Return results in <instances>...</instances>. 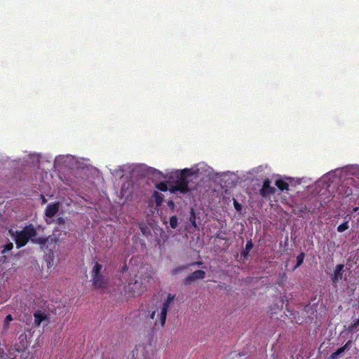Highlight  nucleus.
Masks as SVG:
<instances>
[{"label": "nucleus", "instance_id": "26", "mask_svg": "<svg viewBox=\"0 0 359 359\" xmlns=\"http://www.w3.org/2000/svg\"><path fill=\"white\" fill-rule=\"evenodd\" d=\"M287 278L286 274L285 273H283L282 274H279V279L280 280L278 282L279 285H282L283 282H284Z\"/></svg>", "mask_w": 359, "mask_h": 359}, {"label": "nucleus", "instance_id": "2", "mask_svg": "<svg viewBox=\"0 0 359 359\" xmlns=\"http://www.w3.org/2000/svg\"><path fill=\"white\" fill-rule=\"evenodd\" d=\"M193 174L191 169L184 168L180 171H177L175 173V184L172 185L169 190L171 193L175 194L180 192L182 194H186L189 191L188 184V178Z\"/></svg>", "mask_w": 359, "mask_h": 359}, {"label": "nucleus", "instance_id": "7", "mask_svg": "<svg viewBox=\"0 0 359 359\" xmlns=\"http://www.w3.org/2000/svg\"><path fill=\"white\" fill-rule=\"evenodd\" d=\"M205 276V272L203 270H196L192 273H191L189 275L187 276L184 279V284L185 285H190L193 281H195L196 280L199 279H203Z\"/></svg>", "mask_w": 359, "mask_h": 359}, {"label": "nucleus", "instance_id": "28", "mask_svg": "<svg viewBox=\"0 0 359 359\" xmlns=\"http://www.w3.org/2000/svg\"><path fill=\"white\" fill-rule=\"evenodd\" d=\"M56 222L57 224H65V219L62 218V217H58L57 219H56Z\"/></svg>", "mask_w": 359, "mask_h": 359}, {"label": "nucleus", "instance_id": "17", "mask_svg": "<svg viewBox=\"0 0 359 359\" xmlns=\"http://www.w3.org/2000/svg\"><path fill=\"white\" fill-rule=\"evenodd\" d=\"M344 350L341 347L337 348L334 353H332L328 358V359H339L344 353Z\"/></svg>", "mask_w": 359, "mask_h": 359}, {"label": "nucleus", "instance_id": "31", "mask_svg": "<svg viewBox=\"0 0 359 359\" xmlns=\"http://www.w3.org/2000/svg\"><path fill=\"white\" fill-rule=\"evenodd\" d=\"M191 221L193 226H196V220H195V216L194 214H193V219H191Z\"/></svg>", "mask_w": 359, "mask_h": 359}, {"label": "nucleus", "instance_id": "30", "mask_svg": "<svg viewBox=\"0 0 359 359\" xmlns=\"http://www.w3.org/2000/svg\"><path fill=\"white\" fill-rule=\"evenodd\" d=\"M155 316H156V311H153L150 313V315H149V318H150V319L153 320V319L154 318Z\"/></svg>", "mask_w": 359, "mask_h": 359}, {"label": "nucleus", "instance_id": "24", "mask_svg": "<svg viewBox=\"0 0 359 359\" xmlns=\"http://www.w3.org/2000/svg\"><path fill=\"white\" fill-rule=\"evenodd\" d=\"M13 248V243H8L4 245V250H2V253H6L7 252L11 251Z\"/></svg>", "mask_w": 359, "mask_h": 359}, {"label": "nucleus", "instance_id": "14", "mask_svg": "<svg viewBox=\"0 0 359 359\" xmlns=\"http://www.w3.org/2000/svg\"><path fill=\"white\" fill-rule=\"evenodd\" d=\"M252 248L253 243L252 240L248 241L245 245V248L243 252L241 253V256L243 257L244 259H248L249 253Z\"/></svg>", "mask_w": 359, "mask_h": 359}, {"label": "nucleus", "instance_id": "4", "mask_svg": "<svg viewBox=\"0 0 359 359\" xmlns=\"http://www.w3.org/2000/svg\"><path fill=\"white\" fill-rule=\"evenodd\" d=\"M137 278V276H135ZM145 290L142 279H133L130 280L127 285L125 286L126 292L128 293L130 297L141 295Z\"/></svg>", "mask_w": 359, "mask_h": 359}, {"label": "nucleus", "instance_id": "10", "mask_svg": "<svg viewBox=\"0 0 359 359\" xmlns=\"http://www.w3.org/2000/svg\"><path fill=\"white\" fill-rule=\"evenodd\" d=\"M59 210V203H50L46 206V210H45V215L47 217L52 218L53 217L56 213Z\"/></svg>", "mask_w": 359, "mask_h": 359}, {"label": "nucleus", "instance_id": "12", "mask_svg": "<svg viewBox=\"0 0 359 359\" xmlns=\"http://www.w3.org/2000/svg\"><path fill=\"white\" fill-rule=\"evenodd\" d=\"M37 238H41V239H45L46 241L43 244H39L41 247V248L42 249H45V250H51L50 248V245H52L53 244L55 243V239L53 238H52L51 236H48V237H38Z\"/></svg>", "mask_w": 359, "mask_h": 359}, {"label": "nucleus", "instance_id": "9", "mask_svg": "<svg viewBox=\"0 0 359 359\" xmlns=\"http://www.w3.org/2000/svg\"><path fill=\"white\" fill-rule=\"evenodd\" d=\"M33 316H34V325L36 327H39L41 325V323L43 320H47L48 319V314H46V313H44L43 311H42L41 310H36L34 313Z\"/></svg>", "mask_w": 359, "mask_h": 359}, {"label": "nucleus", "instance_id": "20", "mask_svg": "<svg viewBox=\"0 0 359 359\" xmlns=\"http://www.w3.org/2000/svg\"><path fill=\"white\" fill-rule=\"evenodd\" d=\"M348 228V221H345L337 226V231L341 233L347 230Z\"/></svg>", "mask_w": 359, "mask_h": 359}, {"label": "nucleus", "instance_id": "22", "mask_svg": "<svg viewBox=\"0 0 359 359\" xmlns=\"http://www.w3.org/2000/svg\"><path fill=\"white\" fill-rule=\"evenodd\" d=\"M359 326V318L353 323H351L348 327V332H355V330L358 329V327Z\"/></svg>", "mask_w": 359, "mask_h": 359}, {"label": "nucleus", "instance_id": "11", "mask_svg": "<svg viewBox=\"0 0 359 359\" xmlns=\"http://www.w3.org/2000/svg\"><path fill=\"white\" fill-rule=\"evenodd\" d=\"M195 264L200 265V264H201V262L191 263V264H188L178 266L171 270V274L172 276H176V275L182 273V271L188 269L189 266H194Z\"/></svg>", "mask_w": 359, "mask_h": 359}, {"label": "nucleus", "instance_id": "16", "mask_svg": "<svg viewBox=\"0 0 359 359\" xmlns=\"http://www.w3.org/2000/svg\"><path fill=\"white\" fill-rule=\"evenodd\" d=\"M153 197L155 199L156 205L157 206H160L163 201V196H162V194H159L158 191H154Z\"/></svg>", "mask_w": 359, "mask_h": 359}, {"label": "nucleus", "instance_id": "18", "mask_svg": "<svg viewBox=\"0 0 359 359\" xmlns=\"http://www.w3.org/2000/svg\"><path fill=\"white\" fill-rule=\"evenodd\" d=\"M304 257H305V254L303 252H302L300 254L298 255V256L297 257V264L294 267V270L302 264Z\"/></svg>", "mask_w": 359, "mask_h": 359}, {"label": "nucleus", "instance_id": "8", "mask_svg": "<svg viewBox=\"0 0 359 359\" xmlns=\"http://www.w3.org/2000/svg\"><path fill=\"white\" fill-rule=\"evenodd\" d=\"M344 268V264H337L331 276V280L334 284L338 283L342 279Z\"/></svg>", "mask_w": 359, "mask_h": 359}, {"label": "nucleus", "instance_id": "3", "mask_svg": "<svg viewBox=\"0 0 359 359\" xmlns=\"http://www.w3.org/2000/svg\"><path fill=\"white\" fill-rule=\"evenodd\" d=\"M102 269V264L96 262L91 271L93 285L95 288H104L107 286V282L101 273Z\"/></svg>", "mask_w": 359, "mask_h": 359}, {"label": "nucleus", "instance_id": "6", "mask_svg": "<svg viewBox=\"0 0 359 359\" xmlns=\"http://www.w3.org/2000/svg\"><path fill=\"white\" fill-rule=\"evenodd\" d=\"M275 192L276 188L271 185L270 180L268 178L264 180L262 187L259 189V195L264 198L269 199Z\"/></svg>", "mask_w": 359, "mask_h": 359}, {"label": "nucleus", "instance_id": "25", "mask_svg": "<svg viewBox=\"0 0 359 359\" xmlns=\"http://www.w3.org/2000/svg\"><path fill=\"white\" fill-rule=\"evenodd\" d=\"M233 203L234 208L238 212H241L242 210V205L240 204L236 199H233Z\"/></svg>", "mask_w": 359, "mask_h": 359}, {"label": "nucleus", "instance_id": "27", "mask_svg": "<svg viewBox=\"0 0 359 359\" xmlns=\"http://www.w3.org/2000/svg\"><path fill=\"white\" fill-rule=\"evenodd\" d=\"M352 344V340H348L343 346H341L344 351L346 350H348L351 348V346Z\"/></svg>", "mask_w": 359, "mask_h": 359}, {"label": "nucleus", "instance_id": "19", "mask_svg": "<svg viewBox=\"0 0 359 359\" xmlns=\"http://www.w3.org/2000/svg\"><path fill=\"white\" fill-rule=\"evenodd\" d=\"M169 223H170V227L172 229L177 228V224H178V218H177V217L175 216V215H173V216L170 217Z\"/></svg>", "mask_w": 359, "mask_h": 359}, {"label": "nucleus", "instance_id": "21", "mask_svg": "<svg viewBox=\"0 0 359 359\" xmlns=\"http://www.w3.org/2000/svg\"><path fill=\"white\" fill-rule=\"evenodd\" d=\"M307 211V207L305 205H300L297 207V212H294V214L298 215L299 216H302Z\"/></svg>", "mask_w": 359, "mask_h": 359}, {"label": "nucleus", "instance_id": "5", "mask_svg": "<svg viewBox=\"0 0 359 359\" xmlns=\"http://www.w3.org/2000/svg\"><path fill=\"white\" fill-rule=\"evenodd\" d=\"M175 297V295L174 294H168L166 299L163 302L162 304L161 312L158 314V318L160 320L161 327H163L165 323L168 309L171 304H172Z\"/></svg>", "mask_w": 359, "mask_h": 359}, {"label": "nucleus", "instance_id": "23", "mask_svg": "<svg viewBox=\"0 0 359 359\" xmlns=\"http://www.w3.org/2000/svg\"><path fill=\"white\" fill-rule=\"evenodd\" d=\"M156 187L158 190L161 191H166L168 189V185L165 182H161L156 184Z\"/></svg>", "mask_w": 359, "mask_h": 359}, {"label": "nucleus", "instance_id": "32", "mask_svg": "<svg viewBox=\"0 0 359 359\" xmlns=\"http://www.w3.org/2000/svg\"><path fill=\"white\" fill-rule=\"evenodd\" d=\"M216 238H219V239H222V240H224V237H222V236L220 235V233H217V234H216Z\"/></svg>", "mask_w": 359, "mask_h": 359}, {"label": "nucleus", "instance_id": "13", "mask_svg": "<svg viewBox=\"0 0 359 359\" xmlns=\"http://www.w3.org/2000/svg\"><path fill=\"white\" fill-rule=\"evenodd\" d=\"M275 185L281 191L289 190V184L283 179L276 180L275 182Z\"/></svg>", "mask_w": 359, "mask_h": 359}, {"label": "nucleus", "instance_id": "29", "mask_svg": "<svg viewBox=\"0 0 359 359\" xmlns=\"http://www.w3.org/2000/svg\"><path fill=\"white\" fill-rule=\"evenodd\" d=\"M168 205L171 208V209H174V207H175V203L172 201H169L168 202Z\"/></svg>", "mask_w": 359, "mask_h": 359}, {"label": "nucleus", "instance_id": "1", "mask_svg": "<svg viewBox=\"0 0 359 359\" xmlns=\"http://www.w3.org/2000/svg\"><path fill=\"white\" fill-rule=\"evenodd\" d=\"M9 233L14 238L17 248L26 245L29 240L34 244H43L45 239L36 238L37 232L34 225L25 226L21 231L9 230Z\"/></svg>", "mask_w": 359, "mask_h": 359}, {"label": "nucleus", "instance_id": "15", "mask_svg": "<svg viewBox=\"0 0 359 359\" xmlns=\"http://www.w3.org/2000/svg\"><path fill=\"white\" fill-rule=\"evenodd\" d=\"M13 320V318L11 314H8L6 316L3 325V329L4 332H7L8 330L10 323Z\"/></svg>", "mask_w": 359, "mask_h": 359}]
</instances>
